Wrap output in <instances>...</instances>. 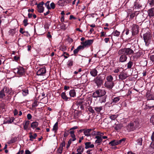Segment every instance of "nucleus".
Segmentation results:
<instances>
[{"instance_id": "49530a36", "label": "nucleus", "mask_w": 154, "mask_h": 154, "mask_svg": "<svg viewBox=\"0 0 154 154\" xmlns=\"http://www.w3.org/2000/svg\"><path fill=\"white\" fill-rule=\"evenodd\" d=\"M117 116L116 115H112L110 116V118L112 120H114L117 117Z\"/></svg>"}, {"instance_id": "5fc2aeb1", "label": "nucleus", "mask_w": 154, "mask_h": 154, "mask_svg": "<svg viewBox=\"0 0 154 154\" xmlns=\"http://www.w3.org/2000/svg\"><path fill=\"white\" fill-rule=\"evenodd\" d=\"M50 6L51 7H51V8H52L53 9H54L55 8V4L54 3H52L51 4H50Z\"/></svg>"}, {"instance_id": "1a4fd4ad", "label": "nucleus", "mask_w": 154, "mask_h": 154, "mask_svg": "<svg viewBox=\"0 0 154 154\" xmlns=\"http://www.w3.org/2000/svg\"><path fill=\"white\" fill-rule=\"evenodd\" d=\"M104 85L107 88L111 89L114 86V83L113 82H106L104 83Z\"/></svg>"}, {"instance_id": "58836bf2", "label": "nucleus", "mask_w": 154, "mask_h": 154, "mask_svg": "<svg viewBox=\"0 0 154 154\" xmlns=\"http://www.w3.org/2000/svg\"><path fill=\"white\" fill-rule=\"evenodd\" d=\"M120 34V32L117 31V30H115L112 33V34L115 36H118Z\"/></svg>"}, {"instance_id": "6e6d98bb", "label": "nucleus", "mask_w": 154, "mask_h": 154, "mask_svg": "<svg viewBox=\"0 0 154 154\" xmlns=\"http://www.w3.org/2000/svg\"><path fill=\"white\" fill-rule=\"evenodd\" d=\"M69 134V133H68V131H65L64 134L63 136L64 137H67Z\"/></svg>"}, {"instance_id": "79ce46f5", "label": "nucleus", "mask_w": 154, "mask_h": 154, "mask_svg": "<svg viewBox=\"0 0 154 154\" xmlns=\"http://www.w3.org/2000/svg\"><path fill=\"white\" fill-rule=\"evenodd\" d=\"M15 31L13 29H12L10 30L9 31V35L11 36H13L14 34Z\"/></svg>"}, {"instance_id": "774afa93", "label": "nucleus", "mask_w": 154, "mask_h": 154, "mask_svg": "<svg viewBox=\"0 0 154 154\" xmlns=\"http://www.w3.org/2000/svg\"><path fill=\"white\" fill-rule=\"evenodd\" d=\"M151 139L152 141H154V132L152 133L151 136Z\"/></svg>"}, {"instance_id": "4c0bfd02", "label": "nucleus", "mask_w": 154, "mask_h": 154, "mask_svg": "<svg viewBox=\"0 0 154 154\" xmlns=\"http://www.w3.org/2000/svg\"><path fill=\"white\" fill-rule=\"evenodd\" d=\"M125 140L126 139L125 138H123V139L121 140H117L118 143V145L121 144H122L124 143H125Z\"/></svg>"}, {"instance_id": "a18cd8bd", "label": "nucleus", "mask_w": 154, "mask_h": 154, "mask_svg": "<svg viewBox=\"0 0 154 154\" xmlns=\"http://www.w3.org/2000/svg\"><path fill=\"white\" fill-rule=\"evenodd\" d=\"M50 1H48L45 4V6L48 9H50L51 7L49 6Z\"/></svg>"}, {"instance_id": "a878e982", "label": "nucleus", "mask_w": 154, "mask_h": 154, "mask_svg": "<svg viewBox=\"0 0 154 154\" xmlns=\"http://www.w3.org/2000/svg\"><path fill=\"white\" fill-rule=\"evenodd\" d=\"M37 5L38 11L40 13L43 12L44 10V8L43 6L39 5Z\"/></svg>"}, {"instance_id": "4d7b16f0", "label": "nucleus", "mask_w": 154, "mask_h": 154, "mask_svg": "<svg viewBox=\"0 0 154 154\" xmlns=\"http://www.w3.org/2000/svg\"><path fill=\"white\" fill-rule=\"evenodd\" d=\"M71 137L72 138V141H73L75 140V134L71 135Z\"/></svg>"}, {"instance_id": "bb28decb", "label": "nucleus", "mask_w": 154, "mask_h": 154, "mask_svg": "<svg viewBox=\"0 0 154 154\" xmlns=\"http://www.w3.org/2000/svg\"><path fill=\"white\" fill-rule=\"evenodd\" d=\"M58 129V123L57 122H56L53 126L52 130L54 131L55 133H56L57 132V130Z\"/></svg>"}, {"instance_id": "72a5a7b5", "label": "nucleus", "mask_w": 154, "mask_h": 154, "mask_svg": "<svg viewBox=\"0 0 154 154\" xmlns=\"http://www.w3.org/2000/svg\"><path fill=\"white\" fill-rule=\"evenodd\" d=\"M22 91L23 94L24 96H26L29 93L28 90L27 89H23Z\"/></svg>"}, {"instance_id": "4be33fe9", "label": "nucleus", "mask_w": 154, "mask_h": 154, "mask_svg": "<svg viewBox=\"0 0 154 154\" xmlns=\"http://www.w3.org/2000/svg\"><path fill=\"white\" fill-rule=\"evenodd\" d=\"M120 100V98L119 97H114L112 99V103H118Z\"/></svg>"}, {"instance_id": "0e129e2a", "label": "nucleus", "mask_w": 154, "mask_h": 154, "mask_svg": "<svg viewBox=\"0 0 154 154\" xmlns=\"http://www.w3.org/2000/svg\"><path fill=\"white\" fill-rule=\"evenodd\" d=\"M109 38H104V41H105V42L106 43H107L109 41Z\"/></svg>"}, {"instance_id": "7c9ffc66", "label": "nucleus", "mask_w": 154, "mask_h": 154, "mask_svg": "<svg viewBox=\"0 0 154 154\" xmlns=\"http://www.w3.org/2000/svg\"><path fill=\"white\" fill-rule=\"evenodd\" d=\"M94 109L96 112H99L103 109V106H100L99 107L96 106L94 107Z\"/></svg>"}, {"instance_id": "338daca9", "label": "nucleus", "mask_w": 154, "mask_h": 154, "mask_svg": "<svg viewBox=\"0 0 154 154\" xmlns=\"http://www.w3.org/2000/svg\"><path fill=\"white\" fill-rule=\"evenodd\" d=\"M135 16V14L134 13H132L130 15V18L132 19L133 18H134Z\"/></svg>"}, {"instance_id": "37998d69", "label": "nucleus", "mask_w": 154, "mask_h": 154, "mask_svg": "<svg viewBox=\"0 0 154 154\" xmlns=\"http://www.w3.org/2000/svg\"><path fill=\"white\" fill-rule=\"evenodd\" d=\"M66 55L69 56V54L68 53L65 52H63V54L61 55V56H63L66 59L68 57L66 56Z\"/></svg>"}, {"instance_id": "aec40b11", "label": "nucleus", "mask_w": 154, "mask_h": 154, "mask_svg": "<svg viewBox=\"0 0 154 154\" xmlns=\"http://www.w3.org/2000/svg\"><path fill=\"white\" fill-rule=\"evenodd\" d=\"M95 138L97 139L95 141V143H99L101 142L103 140L102 137H99V136H96L95 137Z\"/></svg>"}, {"instance_id": "de8ad7c7", "label": "nucleus", "mask_w": 154, "mask_h": 154, "mask_svg": "<svg viewBox=\"0 0 154 154\" xmlns=\"http://www.w3.org/2000/svg\"><path fill=\"white\" fill-rule=\"evenodd\" d=\"M38 105V102L37 100H35L32 104V106L33 107L37 106Z\"/></svg>"}, {"instance_id": "bf43d9fd", "label": "nucleus", "mask_w": 154, "mask_h": 154, "mask_svg": "<svg viewBox=\"0 0 154 154\" xmlns=\"http://www.w3.org/2000/svg\"><path fill=\"white\" fill-rule=\"evenodd\" d=\"M82 149V146H79L78 148L77 149V151L81 152Z\"/></svg>"}, {"instance_id": "473e14b6", "label": "nucleus", "mask_w": 154, "mask_h": 154, "mask_svg": "<svg viewBox=\"0 0 154 154\" xmlns=\"http://www.w3.org/2000/svg\"><path fill=\"white\" fill-rule=\"evenodd\" d=\"M73 61L72 59L69 60H68L67 63V65L68 67H71L73 65Z\"/></svg>"}, {"instance_id": "6ab92c4d", "label": "nucleus", "mask_w": 154, "mask_h": 154, "mask_svg": "<svg viewBox=\"0 0 154 154\" xmlns=\"http://www.w3.org/2000/svg\"><path fill=\"white\" fill-rule=\"evenodd\" d=\"M134 63L133 62L130 61L126 65V66L127 67V69H131L132 68L133 66Z\"/></svg>"}, {"instance_id": "ddd939ff", "label": "nucleus", "mask_w": 154, "mask_h": 154, "mask_svg": "<svg viewBox=\"0 0 154 154\" xmlns=\"http://www.w3.org/2000/svg\"><path fill=\"white\" fill-rule=\"evenodd\" d=\"M83 49V47L82 46H81V45H80L76 49H75L73 51V53L74 55H76L78 53V52L81 50H82Z\"/></svg>"}, {"instance_id": "f704fd0d", "label": "nucleus", "mask_w": 154, "mask_h": 154, "mask_svg": "<svg viewBox=\"0 0 154 154\" xmlns=\"http://www.w3.org/2000/svg\"><path fill=\"white\" fill-rule=\"evenodd\" d=\"M107 80V82H113L112 81L113 80V78L111 75L107 76L106 77Z\"/></svg>"}, {"instance_id": "e433bc0d", "label": "nucleus", "mask_w": 154, "mask_h": 154, "mask_svg": "<svg viewBox=\"0 0 154 154\" xmlns=\"http://www.w3.org/2000/svg\"><path fill=\"white\" fill-rule=\"evenodd\" d=\"M142 139L141 138H139L137 141V143L136 145H142Z\"/></svg>"}, {"instance_id": "c756f323", "label": "nucleus", "mask_w": 154, "mask_h": 154, "mask_svg": "<svg viewBox=\"0 0 154 154\" xmlns=\"http://www.w3.org/2000/svg\"><path fill=\"white\" fill-rule=\"evenodd\" d=\"M109 144L111 146H114L118 145L117 141L116 140H113L109 143Z\"/></svg>"}, {"instance_id": "c9c22d12", "label": "nucleus", "mask_w": 154, "mask_h": 154, "mask_svg": "<svg viewBox=\"0 0 154 154\" xmlns=\"http://www.w3.org/2000/svg\"><path fill=\"white\" fill-rule=\"evenodd\" d=\"M6 96V94L2 90L0 91V99H2L5 97Z\"/></svg>"}, {"instance_id": "3c124183", "label": "nucleus", "mask_w": 154, "mask_h": 154, "mask_svg": "<svg viewBox=\"0 0 154 154\" xmlns=\"http://www.w3.org/2000/svg\"><path fill=\"white\" fill-rule=\"evenodd\" d=\"M97 135H98V136H99V137H101L102 136H103L104 134L103 133L100 132V131H97Z\"/></svg>"}, {"instance_id": "412c9836", "label": "nucleus", "mask_w": 154, "mask_h": 154, "mask_svg": "<svg viewBox=\"0 0 154 154\" xmlns=\"http://www.w3.org/2000/svg\"><path fill=\"white\" fill-rule=\"evenodd\" d=\"M128 129L130 131H133L135 130L134 126L130 122L127 125Z\"/></svg>"}, {"instance_id": "c85d7f7f", "label": "nucleus", "mask_w": 154, "mask_h": 154, "mask_svg": "<svg viewBox=\"0 0 154 154\" xmlns=\"http://www.w3.org/2000/svg\"><path fill=\"white\" fill-rule=\"evenodd\" d=\"M135 125V127H136L137 128L139 127V122L138 119L135 120L133 122H132Z\"/></svg>"}, {"instance_id": "cd10ccee", "label": "nucleus", "mask_w": 154, "mask_h": 154, "mask_svg": "<svg viewBox=\"0 0 154 154\" xmlns=\"http://www.w3.org/2000/svg\"><path fill=\"white\" fill-rule=\"evenodd\" d=\"M69 94L70 97H74L76 95V93L74 89L70 90L69 92Z\"/></svg>"}, {"instance_id": "ea45409f", "label": "nucleus", "mask_w": 154, "mask_h": 154, "mask_svg": "<svg viewBox=\"0 0 154 154\" xmlns=\"http://www.w3.org/2000/svg\"><path fill=\"white\" fill-rule=\"evenodd\" d=\"M48 97H44L42 98V100L43 102V103H46L48 102Z\"/></svg>"}, {"instance_id": "f03ea898", "label": "nucleus", "mask_w": 154, "mask_h": 154, "mask_svg": "<svg viewBox=\"0 0 154 154\" xmlns=\"http://www.w3.org/2000/svg\"><path fill=\"white\" fill-rule=\"evenodd\" d=\"M134 53V51L132 50L130 48H128L119 50L118 53L119 55L124 54L126 55L132 54Z\"/></svg>"}, {"instance_id": "5701e85b", "label": "nucleus", "mask_w": 154, "mask_h": 154, "mask_svg": "<svg viewBox=\"0 0 154 154\" xmlns=\"http://www.w3.org/2000/svg\"><path fill=\"white\" fill-rule=\"evenodd\" d=\"M29 134H30L29 136L30 138L29 140L31 141H33V139H35L37 136V134L36 133H35L33 135L32 134V133L31 132L29 133Z\"/></svg>"}, {"instance_id": "a19ab883", "label": "nucleus", "mask_w": 154, "mask_h": 154, "mask_svg": "<svg viewBox=\"0 0 154 154\" xmlns=\"http://www.w3.org/2000/svg\"><path fill=\"white\" fill-rule=\"evenodd\" d=\"M17 140V137H14L12 138L11 140L9 141V143H15Z\"/></svg>"}, {"instance_id": "c03bdc74", "label": "nucleus", "mask_w": 154, "mask_h": 154, "mask_svg": "<svg viewBox=\"0 0 154 154\" xmlns=\"http://www.w3.org/2000/svg\"><path fill=\"white\" fill-rule=\"evenodd\" d=\"M63 149V148L62 147H59L57 150V154H61L62 152Z\"/></svg>"}, {"instance_id": "f3484780", "label": "nucleus", "mask_w": 154, "mask_h": 154, "mask_svg": "<svg viewBox=\"0 0 154 154\" xmlns=\"http://www.w3.org/2000/svg\"><path fill=\"white\" fill-rule=\"evenodd\" d=\"M92 129H89L87 130H85L84 131V133L85 135L87 137L90 136L91 134L90 132L91 131Z\"/></svg>"}, {"instance_id": "680f3d73", "label": "nucleus", "mask_w": 154, "mask_h": 154, "mask_svg": "<svg viewBox=\"0 0 154 154\" xmlns=\"http://www.w3.org/2000/svg\"><path fill=\"white\" fill-rule=\"evenodd\" d=\"M150 59L151 61L154 62V55H152L150 57Z\"/></svg>"}, {"instance_id": "864d4df0", "label": "nucleus", "mask_w": 154, "mask_h": 154, "mask_svg": "<svg viewBox=\"0 0 154 154\" xmlns=\"http://www.w3.org/2000/svg\"><path fill=\"white\" fill-rule=\"evenodd\" d=\"M67 49L66 48L65 46H63L60 48V50L63 52H65Z\"/></svg>"}, {"instance_id": "39448f33", "label": "nucleus", "mask_w": 154, "mask_h": 154, "mask_svg": "<svg viewBox=\"0 0 154 154\" xmlns=\"http://www.w3.org/2000/svg\"><path fill=\"white\" fill-rule=\"evenodd\" d=\"M139 26L136 24H133L132 26V35H135L138 33Z\"/></svg>"}, {"instance_id": "09e8293b", "label": "nucleus", "mask_w": 154, "mask_h": 154, "mask_svg": "<svg viewBox=\"0 0 154 154\" xmlns=\"http://www.w3.org/2000/svg\"><path fill=\"white\" fill-rule=\"evenodd\" d=\"M88 110L91 113L94 114L95 113L94 110L91 107H90L88 108Z\"/></svg>"}, {"instance_id": "dca6fc26", "label": "nucleus", "mask_w": 154, "mask_h": 154, "mask_svg": "<svg viewBox=\"0 0 154 154\" xmlns=\"http://www.w3.org/2000/svg\"><path fill=\"white\" fill-rule=\"evenodd\" d=\"M90 73L93 77H95L97 75V71L96 69H94L91 70Z\"/></svg>"}, {"instance_id": "4468645a", "label": "nucleus", "mask_w": 154, "mask_h": 154, "mask_svg": "<svg viewBox=\"0 0 154 154\" xmlns=\"http://www.w3.org/2000/svg\"><path fill=\"white\" fill-rule=\"evenodd\" d=\"M61 96L63 100L66 101L69 100L70 99V97H68L66 96L65 92H62L61 94Z\"/></svg>"}, {"instance_id": "f8f14e48", "label": "nucleus", "mask_w": 154, "mask_h": 154, "mask_svg": "<svg viewBox=\"0 0 154 154\" xmlns=\"http://www.w3.org/2000/svg\"><path fill=\"white\" fill-rule=\"evenodd\" d=\"M119 58V61L121 62H124L126 61L127 57L124 54H122Z\"/></svg>"}, {"instance_id": "8fccbe9b", "label": "nucleus", "mask_w": 154, "mask_h": 154, "mask_svg": "<svg viewBox=\"0 0 154 154\" xmlns=\"http://www.w3.org/2000/svg\"><path fill=\"white\" fill-rule=\"evenodd\" d=\"M23 23L24 24V26H26L28 24V20L27 19H25L23 21Z\"/></svg>"}, {"instance_id": "9b49d317", "label": "nucleus", "mask_w": 154, "mask_h": 154, "mask_svg": "<svg viewBox=\"0 0 154 154\" xmlns=\"http://www.w3.org/2000/svg\"><path fill=\"white\" fill-rule=\"evenodd\" d=\"M2 90L6 95H9L12 92L11 89L7 87H4Z\"/></svg>"}, {"instance_id": "423d86ee", "label": "nucleus", "mask_w": 154, "mask_h": 154, "mask_svg": "<svg viewBox=\"0 0 154 154\" xmlns=\"http://www.w3.org/2000/svg\"><path fill=\"white\" fill-rule=\"evenodd\" d=\"M129 76V75L127 73L125 72H121L119 75V79L121 80H124Z\"/></svg>"}, {"instance_id": "a211bd4d", "label": "nucleus", "mask_w": 154, "mask_h": 154, "mask_svg": "<svg viewBox=\"0 0 154 154\" xmlns=\"http://www.w3.org/2000/svg\"><path fill=\"white\" fill-rule=\"evenodd\" d=\"M149 15L150 17H153L154 16V8H152L148 10Z\"/></svg>"}, {"instance_id": "20e7f679", "label": "nucleus", "mask_w": 154, "mask_h": 154, "mask_svg": "<svg viewBox=\"0 0 154 154\" xmlns=\"http://www.w3.org/2000/svg\"><path fill=\"white\" fill-rule=\"evenodd\" d=\"M94 41L93 40H86L85 42H81V44L82 45L81 46L83 47V49L87 46H90L93 43Z\"/></svg>"}, {"instance_id": "603ef678", "label": "nucleus", "mask_w": 154, "mask_h": 154, "mask_svg": "<svg viewBox=\"0 0 154 154\" xmlns=\"http://www.w3.org/2000/svg\"><path fill=\"white\" fill-rule=\"evenodd\" d=\"M65 145V141L64 140L63 141L62 143H61L60 147H62V148H63V147Z\"/></svg>"}, {"instance_id": "0eeeda50", "label": "nucleus", "mask_w": 154, "mask_h": 154, "mask_svg": "<svg viewBox=\"0 0 154 154\" xmlns=\"http://www.w3.org/2000/svg\"><path fill=\"white\" fill-rule=\"evenodd\" d=\"M143 39L145 43H147L148 41L151 38L150 33L149 31L143 34Z\"/></svg>"}, {"instance_id": "13d9d810", "label": "nucleus", "mask_w": 154, "mask_h": 154, "mask_svg": "<svg viewBox=\"0 0 154 154\" xmlns=\"http://www.w3.org/2000/svg\"><path fill=\"white\" fill-rule=\"evenodd\" d=\"M27 118L29 120H30L31 119L32 116L31 114L29 113L27 115Z\"/></svg>"}, {"instance_id": "69168bd1", "label": "nucleus", "mask_w": 154, "mask_h": 154, "mask_svg": "<svg viewBox=\"0 0 154 154\" xmlns=\"http://www.w3.org/2000/svg\"><path fill=\"white\" fill-rule=\"evenodd\" d=\"M151 120L153 125H154V116L151 117Z\"/></svg>"}, {"instance_id": "2f4dec72", "label": "nucleus", "mask_w": 154, "mask_h": 154, "mask_svg": "<svg viewBox=\"0 0 154 154\" xmlns=\"http://www.w3.org/2000/svg\"><path fill=\"white\" fill-rule=\"evenodd\" d=\"M99 101L100 103H105L106 102V96L100 97Z\"/></svg>"}, {"instance_id": "2eb2a0df", "label": "nucleus", "mask_w": 154, "mask_h": 154, "mask_svg": "<svg viewBox=\"0 0 154 154\" xmlns=\"http://www.w3.org/2000/svg\"><path fill=\"white\" fill-rule=\"evenodd\" d=\"M85 148L87 149L88 148H92L94 146V145L93 144H91V142H87L85 143Z\"/></svg>"}, {"instance_id": "6e6552de", "label": "nucleus", "mask_w": 154, "mask_h": 154, "mask_svg": "<svg viewBox=\"0 0 154 154\" xmlns=\"http://www.w3.org/2000/svg\"><path fill=\"white\" fill-rule=\"evenodd\" d=\"M46 72L45 68H42L38 71L37 74L38 75H44Z\"/></svg>"}, {"instance_id": "9d476101", "label": "nucleus", "mask_w": 154, "mask_h": 154, "mask_svg": "<svg viewBox=\"0 0 154 154\" xmlns=\"http://www.w3.org/2000/svg\"><path fill=\"white\" fill-rule=\"evenodd\" d=\"M15 70L17 71V73L20 75H23L25 72L24 68L22 67L17 68L15 69Z\"/></svg>"}, {"instance_id": "393cba45", "label": "nucleus", "mask_w": 154, "mask_h": 154, "mask_svg": "<svg viewBox=\"0 0 154 154\" xmlns=\"http://www.w3.org/2000/svg\"><path fill=\"white\" fill-rule=\"evenodd\" d=\"M29 124V121H26L24 122L23 125V128L24 130H26L27 129Z\"/></svg>"}, {"instance_id": "f257e3e1", "label": "nucleus", "mask_w": 154, "mask_h": 154, "mask_svg": "<svg viewBox=\"0 0 154 154\" xmlns=\"http://www.w3.org/2000/svg\"><path fill=\"white\" fill-rule=\"evenodd\" d=\"M106 92L104 89H99L96 91L92 94V97L94 98H97L104 96Z\"/></svg>"}, {"instance_id": "7ed1b4c3", "label": "nucleus", "mask_w": 154, "mask_h": 154, "mask_svg": "<svg viewBox=\"0 0 154 154\" xmlns=\"http://www.w3.org/2000/svg\"><path fill=\"white\" fill-rule=\"evenodd\" d=\"M94 82L96 84L97 87H100L103 82V79L102 76L98 75L94 80Z\"/></svg>"}, {"instance_id": "052dcab7", "label": "nucleus", "mask_w": 154, "mask_h": 154, "mask_svg": "<svg viewBox=\"0 0 154 154\" xmlns=\"http://www.w3.org/2000/svg\"><path fill=\"white\" fill-rule=\"evenodd\" d=\"M149 4L153 6L154 5V0H151L149 1Z\"/></svg>"}, {"instance_id": "b1692460", "label": "nucleus", "mask_w": 154, "mask_h": 154, "mask_svg": "<svg viewBox=\"0 0 154 154\" xmlns=\"http://www.w3.org/2000/svg\"><path fill=\"white\" fill-rule=\"evenodd\" d=\"M38 125V123L37 122H32L31 125V127L33 129L36 128Z\"/></svg>"}, {"instance_id": "e2e57ef3", "label": "nucleus", "mask_w": 154, "mask_h": 154, "mask_svg": "<svg viewBox=\"0 0 154 154\" xmlns=\"http://www.w3.org/2000/svg\"><path fill=\"white\" fill-rule=\"evenodd\" d=\"M47 37L49 38H51L52 37L51 35L50 34V33L49 32L47 34Z\"/></svg>"}]
</instances>
